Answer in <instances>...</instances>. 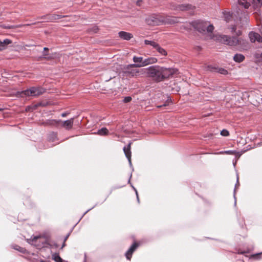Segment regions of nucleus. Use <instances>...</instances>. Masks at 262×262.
<instances>
[{
    "mask_svg": "<svg viewBox=\"0 0 262 262\" xmlns=\"http://www.w3.org/2000/svg\"><path fill=\"white\" fill-rule=\"evenodd\" d=\"M69 114V113L68 112H65V113H63L62 114H61V116L62 117H66L67 115Z\"/></svg>",
    "mask_w": 262,
    "mask_h": 262,
    "instance_id": "c03bdc74",
    "label": "nucleus"
},
{
    "mask_svg": "<svg viewBox=\"0 0 262 262\" xmlns=\"http://www.w3.org/2000/svg\"><path fill=\"white\" fill-rule=\"evenodd\" d=\"M219 154H227V155H235L236 154V152L235 150H225V151H222L219 152Z\"/></svg>",
    "mask_w": 262,
    "mask_h": 262,
    "instance_id": "c85d7f7f",
    "label": "nucleus"
},
{
    "mask_svg": "<svg viewBox=\"0 0 262 262\" xmlns=\"http://www.w3.org/2000/svg\"><path fill=\"white\" fill-rule=\"evenodd\" d=\"M39 262H50V261L47 260L40 259L39 260Z\"/></svg>",
    "mask_w": 262,
    "mask_h": 262,
    "instance_id": "de8ad7c7",
    "label": "nucleus"
},
{
    "mask_svg": "<svg viewBox=\"0 0 262 262\" xmlns=\"http://www.w3.org/2000/svg\"><path fill=\"white\" fill-rule=\"evenodd\" d=\"M53 245L55 248H58V245L57 243H54Z\"/></svg>",
    "mask_w": 262,
    "mask_h": 262,
    "instance_id": "8fccbe9b",
    "label": "nucleus"
},
{
    "mask_svg": "<svg viewBox=\"0 0 262 262\" xmlns=\"http://www.w3.org/2000/svg\"><path fill=\"white\" fill-rule=\"evenodd\" d=\"M245 253V251H242V252H238V253H241V254H244V253Z\"/></svg>",
    "mask_w": 262,
    "mask_h": 262,
    "instance_id": "864d4df0",
    "label": "nucleus"
},
{
    "mask_svg": "<svg viewBox=\"0 0 262 262\" xmlns=\"http://www.w3.org/2000/svg\"><path fill=\"white\" fill-rule=\"evenodd\" d=\"M45 92V89L41 86H32L30 88L20 92H18L20 97H37L42 94Z\"/></svg>",
    "mask_w": 262,
    "mask_h": 262,
    "instance_id": "7ed1b4c3",
    "label": "nucleus"
},
{
    "mask_svg": "<svg viewBox=\"0 0 262 262\" xmlns=\"http://www.w3.org/2000/svg\"><path fill=\"white\" fill-rule=\"evenodd\" d=\"M14 26H5L4 27V28L5 29H13L14 28Z\"/></svg>",
    "mask_w": 262,
    "mask_h": 262,
    "instance_id": "79ce46f5",
    "label": "nucleus"
},
{
    "mask_svg": "<svg viewBox=\"0 0 262 262\" xmlns=\"http://www.w3.org/2000/svg\"><path fill=\"white\" fill-rule=\"evenodd\" d=\"M98 30V28L97 26H94L92 28L91 31L93 32V33H97Z\"/></svg>",
    "mask_w": 262,
    "mask_h": 262,
    "instance_id": "c9c22d12",
    "label": "nucleus"
},
{
    "mask_svg": "<svg viewBox=\"0 0 262 262\" xmlns=\"http://www.w3.org/2000/svg\"><path fill=\"white\" fill-rule=\"evenodd\" d=\"M12 43V41L9 39H5L2 41L0 40V51L5 49L7 46Z\"/></svg>",
    "mask_w": 262,
    "mask_h": 262,
    "instance_id": "f3484780",
    "label": "nucleus"
},
{
    "mask_svg": "<svg viewBox=\"0 0 262 262\" xmlns=\"http://www.w3.org/2000/svg\"><path fill=\"white\" fill-rule=\"evenodd\" d=\"M48 141L51 142H54L56 141L57 139V134L55 132L50 133L48 137Z\"/></svg>",
    "mask_w": 262,
    "mask_h": 262,
    "instance_id": "a211bd4d",
    "label": "nucleus"
},
{
    "mask_svg": "<svg viewBox=\"0 0 262 262\" xmlns=\"http://www.w3.org/2000/svg\"><path fill=\"white\" fill-rule=\"evenodd\" d=\"M132 98L129 96H127L124 97V98L123 100V102L124 103H127L131 101Z\"/></svg>",
    "mask_w": 262,
    "mask_h": 262,
    "instance_id": "72a5a7b5",
    "label": "nucleus"
},
{
    "mask_svg": "<svg viewBox=\"0 0 262 262\" xmlns=\"http://www.w3.org/2000/svg\"><path fill=\"white\" fill-rule=\"evenodd\" d=\"M65 242L64 241H63V243L62 244V245L61 246V249H62L65 246H66V244H65Z\"/></svg>",
    "mask_w": 262,
    "mask_h": 262,
    "instance_id": "09e8293b",
    "label": "nucleus"
},
{
    "mask_svg": "<svg viewBox=\"0 0 262 262\" xmlns=\"http://www.w3.org/2000/svg\"><path fill=\"white\" fill-rule=\"evenodd\" d=\"M234 33L237 36H241L242 34V31L239 30L237 31L236 30Z\"/></svg>",
    "mask_w": 262,
    "mask_h": 262,
    "instance_id": "ea45409f",
    "label": "nucleus"
},
{
    "mask_svg": "<svg viewBox=\"0 0 262 262\" xmlns=\"http://www.w3.org/2000/svg\"><path fill=\"white\" fill-rule=\"evenodd\" d=\"M218 68V67L210 65L206 67V70L211 72H217Z\"/></svg>",
    "mask_w": 262,
    "mask_h": 262,
    "instance_id": "b1692460",
    "label": "nucleus"
},
{
    "mask_svg": "<svg viewBox=\"0 0 262 262\" xmlns=\"http://www.w3.org/2000/svg\"><path fill=\"white\" fill-rule=\"evenodd\" d=\"M64 17V15L53 14L52 15H44L42 16L41 18L45 20H47V21H53L55 20L60 19Z\"/></svg>",
    "mask_w": 262,
    "mask_h": 262,
    "instance_id": "9b49d317",
    "label": "nucleus"
},
{
    "mask_svg": "<svg viewBox=\"0 0 262 262\" xmlns=\"http://www.w3.org/2000/svg\"><path fill=\"white\" fill-rule=\"evenodd\" d=\"M219 73H220L222 75H226L228 74V71L224 68H219L217 72Z\"/></svg>",
    "mask_w": 262,
    "mask_h": 262,
    "instance_id": "7c9ffc66",
    "label": "nucleus"
},
{
    "mask_svg": "<svg viewBox=\"0 0 262 262\" xmlns=\"http://www.w3.org/2000/svg\"><path fill=\"white\" fill-rule=\"evenodd\" d=\"M130 145H131V143H129L127 145V147L124 146L123 147V151H124V154H125L126 157L127 158V159L128 161V162H129L130 165H132V162H131L132 153H131V151H130Z\"/></svg>",
    "mask_w": 262,
    "mask_h": 262,
    "instance_id": "ddd939ff",
    "label": "nucleus"
},
{
    "mask_svg": "<svg viewBox=\"0 0 262 262\" xmlns=\"http://www.w3.org/2000/svg\"><path fill=\"white\" fill-rule=\"evenodd\" d=\"M118 35L121 39L126 40H130L133 37L132 34L125 31L119 32Z\"/></svg>",
    "mask_w": 262,
    "mask_h": 262,
    "instance_id": "4468645a",
    "label": "nucleus"
},
{
    "mask_svg": "<svg viewBox=\"0 0 262 262\" xmlns=\"http://www.w3.org/2000/svg\"><path fill=\"white\" fill-rule=\"evenodd\" d=\"M94 134H97L100 136H105L108 134V130L106 127H102L97 131V133Z\"/></svg>",
    "mask_w": 262,
    "mask_h": 262,
    "instance_id": "4be33fe9",
    "label": "nucleus"
},
{
    "mask_svg": "<svg viewBox=\"0 0 262 262\" xmlns=\"http://www.w3.org/2000/svg\"><path fill=\"white\" fill-rule=\"evenodd\" d=\"M164 18L160 15L152 14L145 18V22L150 26H158L165 23Z\"/></svg>",
    "mask_w": 262,
    "mask_h": 262,
    "instance_id": "20e7f679",
    "label": "nucleus"
},
{
    "mask_svg": "<svg viewBox=\"0 0 262 262\" xmlns=\"http://www.w3.org/2000/svg\"><path fill=\"white\" fill-rule=\"evenodd\" d=\"M158 61V59L156 57H149L146 58H144V64L143 65L147 66L149 64H154Z\"/></svg>",
    "mask_w": 262,
    "mask_h": 262,
    "instance_id": "dca6fc26",
    "label": "nucleus"
},
{
    "mask_svg": "<svg viewBox=\"0 0 262 262\" xmlns=\"http://www.w3.org/2000/svg\"><path fill=\"white\" fill-rule=\"evenodd\" d=\"M178 70L176 68H166L162 67V81L172 77L174 75L178 74Z\"/></svg>",
    "mask_w": 262,
    "mask_h": 262,
    "instance_id": "423d86ee",
    "label": "nucleus"
},
{
    "mask_svg": "<svg viewBox=\"0 0 262 262\" xmlns=\"http://www.w3.org/2000/svg\"><path fill=\"white\" fill-rule=\"evenodd\" d=\"M142 0H138L136 2V5L138 6H141L142 3Z\"/></svg>",
    "mask_w": 262,
    "mask_h": 262,
    "instance_id": "a19ab883",
    "label": "nucleus"
},
{
    "mask_svg": "<svg viewBox=\"0 0 262 262\" xmlns=\"http://www.w3.org/2000/svg\"><path fill=\"white\" fill-rule=\"evenodd\" d=\"M49 50V49H48V48H47V47H45V48H43V51H45V50ZM47 55H48V54H47V53L46 52H43L42 53V56H43V58H46V56H47Z\"/></svg>",
    "mask_w": 262,
    "mask_h": 262,
    "instance_id": "4c0bfd02",
    "label": "nucleus"
},
{
    "mask_svg": "<svg viewBox=\"0 0 262 262\" xmlns=\"http://www.w3.org/2000/svg\"><path fill=\"white\" fill-rule=\"evenodd\" d=\"M194 8V7L190 4H181L178 5L175 9L177 10L185 11L193 9Z\"/></svg>",
    "mask_w": 262,
    "mask_h": 262,
    "instance_id": "2eb2a0df",
    "label": "nucleus"
},
{
    "mask_svg": "<svg viewBox=\"0 0 262 262\" xmlns=\"http://www.w3.org/2000/svg\"><path fill=\"white\" fill-rule=\"evenodd\" d=\"M130 67H126V70L124 71V74L126 76L128 77H135L138 76L142 74L141 69L140 70H135L129 69Z\"/></svg>",
    "mask_w": 262,
    "mask_h": 262,
    "instance_id": "6e6552de",
    "label": "nucleus"
},
{
    "mask_svg": "<svg viewBox=\"0 0 262 262\" xmlns=\"http://www.w3.org/2000/svg\"><path fill=\"white\" fill-rule=\"evenodd\" d=\"M219 39L223 43L230 46H235L238 44L241 41V39H238L236 37H231L225 35L220 36Z\"/></svg>",
    "mask_w": 262,
    "mask_h": 262,
    "instance_id": "39448f33",
    "label": "nucleus"
},
{
    "mask_svg": "<svg viewBox=\"0 0 262 262\" xmlns=\"http://www.w3.org/2000/svg\"><path fill=\"white\" fill-rule=\"evenodd\" d=\"M53 258L56 262H63V260L60 257L58 254H54L53 255Z\"/></svg>",
    "mask_w": 262,
    "mask_h": 262,
    "instance_id": "cd10ccee",
    "label": "nucleus"
},
{
    "mask_svg": "<svg viewBox=\"0 0 262 262\" xmlns=\"http://www.w3.org/2000/svg\"><path fill=\"white\" fill-rule=\"evenodd\" d=\"M239 181H238V176H237L236 183L235 185V188H234V205L235 206L236 204V199L235 197V189H236L237 186H239Z\"/></svg>",
    "mask_w": 262,
    "mask_h": 262,
    "instance_id": "c756f323",
    "label": "nucleus"
},
{
    "mask_svg": "<svg viewBox=\"0 0 262 262\" xmlns=\"http://www.w3.org/2000/svg\"><path fill=\"white\" fill-rule=\"evenodd\" d=\"M251 3L255 9L262 6V0H251Z\"/></svg>",
    "mask_w": 262,
    "mask_h": 262,
    "instance_id": "412c9836",
    "label": "nucleus"
},
{
    "mask_svg": "<svg viewBox=\"0 0 262 262\" xmlns=\"http://www.w3.org/2000/svg\"><path fill=\"white\" fill-rule=\"evenodd\" d=\"M139 245L135 242L125 253V256L128 260H130L133 252L136 250Z\"/></svg>",
    "mask_w": 262,
    "mask_h": 262,
    "instance_id": "f8f14e48",
    "label": "nucleus"
},
{
    "mask_svg": "<svg viewBox=\"0 0 262 262\" xmlns=\"http://www.w3.org/2000/svg\"><path fill=\"white\" fill-rule=\"evenodd\" d=\"M230 29L231 30V32L232 33H234L236 30V26L233 25V26H231V27L230 28Z\"/></svg>",
    "mask_w": 262,
    "mask_h": 262,
    "instance_id": "f704fd0d",
    "label": "nucleus"
},
{
    "mask_svg": "<svg viewBox=\"0 0 262 262\" xmlns=\"http://www.w3.org/2000/svg\"><path fill=\"white\" fill-rule=\"evenodd\" d=\"M69 235H70V233H68V234L66 236V237H64V242H66V241H67V239H68V238L69 237Z\"/></svg>",
    "mask_w": 262,
    "mask_h": 262,
    "instance_id": "a18cd8bd",
    "label": "nucleus"
},
{
    "mask_svg": "<svg viewBox=\"0 0 262 262\" xmlns=\"http://www.w3.org/2000/svg\"><path fill=\"white\" fill-rule=\"evenodd\" d=\"M254 56L255 58L262 60V53L259 52H255L254 54Z\"/></svg>",
    "mask_w": 262,
    "mask_h": 262,
    "instance_id": "2f4dec72",
    "label": "nucleus"
},
{
    "mask_svg": "<svg viewBox=\"0 0 262 262\" xmlns=\"http://www.w3.org/2000/svg\"><path fill=\"white\" fill-rule=\"evenodd\" d=\"M221 135L223 136L227 137L229 135V132L226 129H223L221 132Z\"/></svg>",
    "mask_w": 262,
    "mask_h": 262,
    "instance_id": "473e14b6",
    "label": "nucleus"
},
{
    "mask_svg": "<svg viewBox=\"0 0 262 262\" xmlns=\"http://www.w3.org/2000/svg\"><path fill=\"white\" fill-rule=\"evenodd\" d=\"M39 237V236H34L32 239L33 241H36V239H37Z\"/></svg>",
    "mask_w": 262,
    "mask_h": 262,
    "instance_id": "49530a36",
    "label": "nucleus"
},
{
    "mask_svg": "<svg viewBox=\"0 0 262 262\" xmlns=\"http://www.w3.org/2000/svg\"><path fill=\"white\" fill-rule=\"evenodd\" d=\"M156 50L161 55L166 56L167 54L166 51L164 49L162 48L160 46V45H159L157 47Z\"/></svg>",
    "mask_w": 262,
    "mask_h": 262,
    "instance_id": "5701e85b",
    "label": "nucleus"
},
{
    "mask_svg": "<svg viewBox=\"0 0 262 262\" xmlns=\"http://www.w3.org/2000/svg\"><path fill=\"white\" fill-rule=\"evenodd\" d=\"M4 108L0 107V112L3 111Z\"/></svg>",
    "mask_w": 262,
    "mask_h": 262,
    "instance_id": "5fc2aeb1",
    "label": "nucleus"
},
{
    "mask_svg": "<svg viewBox=\"0 0 262 262\" xmlns=\"http://www.w3.org/2000/svg\"><path fill=\"white\" fill-rule=\"evenodd\" d=\"M153 41H154L152 40H145L144 43L147 45L151 46Z\"/></svg>",
    "mask_w": 262,
    "mask_h": 262,
    "instance_id": "e433bc0d",
    "label": "nucleus"
},
{
    "mask_svg": "<svg viewBox=\"0 0 262 262\" xmlns=\"http://www.w3.org/2000/svg\"><path fill=\"white\" fill-rule=\"evenodd\" d=\"M259 31L261 32V33L262 34V25H261V26L260 27L259 29Z\"/></svg>",
    "mask_w": 262,
    "mask_h": 262,
    "instance_id": "3c124183",
    "label": "nucleus"
},
{
    "mask_svg": "<svg viewBox=\"0 0 262 262\" xmlns=\"http://www.w3.org/2000/svg\"><path fill=\"white\" fill-rule=\"evenodd\" d=\"M134 63L127 65V67H135V68H141L145 67L144 65V58L141 56H134L133 58Z\"/></svg>",
    "mask_w": 262,
    "mask_h": 262,
    "instance_id": "0eeeda50",
    "label": "nucleus"
},
{
    "mask_svg": "<svg viewBox=\"0 0 262 262\" xmlns=\"http://www.w3.org/2000/svg\"><path fill=\"white\" fill-rule=\"evenodd\" d=\"M229 17H230V16L229 14H228V15L227 16H225V19L227 21H228L229 19Z\"/></svg>",
    "mask_w": 262,
    "mask_h": 262,
    "instance_id": "37998d69",
    "label": "nucleus"
},
{
    "mask_svg": "<svg viewBox=\"0 0 262 262\" xmlns=\"http://www.w3.org/2000/svg\"><path fill=\"white\" fill-rule=\"evenodd\" d=\"M248 36L250 41L252 43L255 42V41L262 42V37L256 32L251 31L249 32Z\"/></svg>",
    "mask_w": 262,
    "mask_h": 262,
    "instance_id": "9d476101",
    "label": "nucleus"
},
{
    "mask_svg": "<svg viewBox=\"0 0 262 262\" xmlns=\"http://www.w3.org/2000/svg\"><path fill=\"white\" fill-rule=\"evenodd\" d=\"M142 74H145L147 77L152 78L157 82L162 81V67L152 66L141 69Z\"/></svg>",
    "mask_w": 262,
    "mask_h": 262,
    "instance_id": "f03ea898",
    "label": "nucleus"
},
{
    "mask_svg": "<svg viewBox=\"0 0 262 262\" xmlns=\"http://www.w3.org/2000/svg\"><path fill=\"white\" fill-rule=\"evenodd\" d=\"M171 102L172 101L171 98L169 97H168L166 101L162 105L158 106V107L166 106L167 105H169L170 103H171Z\"/></svg>",
    "mask_w": 262,
    "mask_h": 262,
    "instance_id": "a878e982",
    "label": "nucleus"
},
{
    "mask_svg": "<svg viewBox=\"0 0 262 262\" xmlns=\"http://www.w3.org/2000/svg\"><path fill=\"white\" fill-rule=\"evenodd\" d=\"M57 123H61V126L66 129L69 130L72 128L73 122H74V118H71L69 120H66L64 121H62L61 120H58L55 121Z\"/></svg>",
    "mask_w": 262,
    "mask_h": 262,
    "instance_id": "1a4fd4ad",
    "label": "nucleus"
},
{
    "mask_svg": "<svg viewBox=\"0 0 262 262\" xmlns=\"http://www.w3.org/2000/svg\"><path fill=\"white\" fill-rule=\"evenodd\" d=\"M191 26L193 28L202 34L207 33L209 34L208 38H212L211 33L214 30V27L212 24H208L207 21L202 20H196L191 22Z\"/></svg>",
    "mask_w": 262,
    "mask_h": 262,
    "instance_id": "f257e3e1",
    "label": "nucleus"
},
{
    "mask_svg": "<svg viewBox=\"0 0 262 262\" xmlns=\"http://www.w3.org/2000/svg\"><path fill=\"white\" fill-rule=\"evenodd\" d=\"M245 59V56L242 54H236L233 56V60L236 62L240 63Z\"/></svg>",
    "mask_w": 262,
    "mask_h": 262,
    "instance_id": "6ab92c4d",
    "label": "nucleus"
},
{
    "mask_svg": "<svg viewBox=\"0 0 262 262\" xmlns=\"http://www.w3.org/2000/svg\"><path fill=\"white\" fill-rule=\"evenodd\" d=\"M94 208V207H92V208H91V209H88L87 211H86L84 212V214H85V213H86L88 211H89L91 209H92V208Z\"/></svg>",
    "mask_w": 262,
    "mask_h": 262,
    "instance_id": "603ef678",
    "label": "nucleus"
},
{
    "mask_svg": "<svg viewBox=\"0 0 262 262\" xmlns=\"http://www.w3.org/2000/svg\"><path fill=\"white\" fill-rule=\"evenodd\" d=\"M238 5L244 7L245 9H247L250 6L249 2H247V0H238Z\"/></svg>",
    "mask_w": 262,
    "mask_h": 262,
    "instance_id": "aec40b11",
    "label": "nucleus"
},
{
    "mask_svg": "<svg viewBox=\"0 0 262 262\" xmlns=\"http://www.w3.org/2000/svg\"><path fill=\"white\" fill-rule=\"evenodd\" d=\"M159 44H158L157 42H155V41H153L151 46H152L153 47V48L154 49H156L157 48V47L158 46Z\"/></svg>",
    "mask_w": 262,
    "mask_h": 262,
    "instance_id": "58836bf2",
    "label": "nucleus"
},
{
    "mask_svg": "<svg viewBox=\"0 0 262 262\" xmlns=\"http://www.w3.org/2000/svg\"><path fill=\"white\" fill-rule=\"evenodd\" d=\"M13 248L23 253H25L26 252V250L25 248L21 247L18 245L13 246Z\"/></svg>",
    "mask_w": 262,
    "mask_h": 262,
    "instance_id": "393cba45",
    "label": "nucleus"
},
{
    "mask_svg": "<svg viewBox=\"0 0 262 262\" xmlns=\"http://www.w3.org/2000/svg\"><path fill=\"white\" fill-rule=\"evenodd\" d=\"M131 178H132V174H130V175L129 180L128 181V183L130 184V185H131L132 187L133 188V189L135 191L136 194L137 199V201H138V203H139L140 201H139V195H138V191H137V189L134 187V186L130 183V179H131Z\"/></svg>",
    "mask_w": 262,
    "mask_h": 262,
    "instance_id": "bb28decb",
    "label": "nucleus"
}]
</instances>
